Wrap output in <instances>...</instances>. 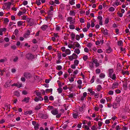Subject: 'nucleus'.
Listing matches in <instances>:
<instances>
[{"label": "nucleus", "mask_w": 130, "mask_h": 130, "mask_svg": "<svg viewBox=\"0 0 130 130\" xmlns=\"http://www.w3.org/2000/svg\"><path fill=\"white\" fill-rule=\"evenodd\" d=\"M114 71L113 69H110L109 70V74L110 77L113 80L116 79V76L115 74L113 73Z\"/></svg>", "instance_id": "1"}, {"label": "nucleus", "mask_w": 130, "mask_h": 130, "mask_svg": "<svg viewBox=\"0 0 130 130\" xmlns=\"http://www.w3.org/2000/svg\"><path fill=\"white\" fill-rule=\"evenodd\" d=\"M26 57L27 59L30 60L34 59V58L35 56L32 54L31 53H29L26 54Z\"/></svg>", "instance_id": "2"}, {"label": "nucleus", "mask_w": 130, "mask_h": 130, "mask_svg": "<svg viewBox=\"0 0 130 130\" xmlns=\"http://www.w3.org/2000/svg\"><path fill=\"white\" fill-rule=\"evenodd\" d=\"M11 3L9 2L8 3H4L5 6H7L6 8H3L4 9H6L7 10L9 9L10 8V6L11 5Z\"/></svg>", "instance_id": "3"}, {"label": "nucleus", "mask_w": 130, "mask_h": 130, "mask_svg": "<svg viewBox=\"0 0 130 130\" xmlns=\"http://www.w3.org/2000/svg\"><path fill=\"white\" fill-rule=\"evenodd\" d=\"M51 112L53 115H55L58 113V111L57 108H55L51 110Z\"/></svg>", "instance_id": "4"}, {"label": "nucleus", "mask_w": 130, "mask_h": 130, "mask_svg": "<svg viewBox=\"0 0 130 130\" xmlns=\"http://www.w3.org/2000/svg\"><path fill=\"white\" fill-rule=\"evenodd\" d=\"M24 76L26 78H30L32 77V75L31 74L28 72H25L24 73Z\"/></svg>", "instance_id": "5"}, {"label": "nucleus", "mask_w": 130, "mask_h": 130, "mask_svg": "<svg viewBox=\"0 0 130 130\" xmlns=\"http://www.w3.org/2000/svg\"><path fill=\"white\" fill-rule=\"evenodd\" d=\"M98 60L97 59H94L93 62L95 64V66L97 67L100 65V64L98 63Z\"/></svg>", "instance_id": "6"}, {"label": "nucleus", "mask_w": 130, "mask_h": 130, "mask_svg": "<svg viewBox=\"0 0 130 130\" xmlns=\"http://www.w3.org/2000/svg\"><path fill=\"white\" fill-rule=\"evenodd\" d=\"M118 83L116 82L112 84V87H111V89H113L115 88H117L118 86Z\"/></svg>", "instance_id": "7"}, {"label": "nucleus", "mask_w": 130, "mask_h": 130, "mask_svg": "<svg viewBox=\"0 0 130 130\" xmlns=\"http://www.w3.org/2000/svg\"><path fill=\"white\" fill-rule=\"evenodd\" d=\"M6 30V28H0V35L2 36L3 35V31L5 32Z\"/></svg>", "instance_id": "8"}, {"label": "nucleus", "mask_w": 130, "mask_h": 130, "mask_svg": "<svg viewBox=\"0 0 130 130\" xmlns=\"http://www.w3.org/2000/svg\"><path fill=\"white\" fill-rule=\"evenodd\" d=\"M87 93L86 92H84L83 93V96H82L80 98V100L82 101L84 100V99L85 98L87 95Z\"/></svg>", "instance_id": "9"}, {"label": "nucleus", "mask_w": 130, "mask_h": 130, "mask_svg": "<svg viewBox=\"0 0 130 130\" xmlns=\"http://www.w3.org/2000/svg\"><path fill=\"white\" fill-rule=\"evenodd\" d=\"M30 99V98L28 97L25 98L23 100H22V102H25L26 103H28L29 102Z\"/></svg>", "instance_id": "10"}, {"label": "nucleus", "mask_w": 130, "mask_h": 130, "mask_svg": "<svg viewBox=\"0 0 130 130\" xmlns=\"http://www.w3.org/2000/svg\"><path fill=\"white\" fill-rule=\"evenodd\" d=\"M11 82V80L10 81H8L4 85V87H5L7 88L8 87L10 86L11 85L10 84V82Z\"/></svg>", "instance_id": "11"}, {"label": "nucleus", "mask_w": 130, "mask_h": 130, "mask_svg": "<svg viewBox=\"0 0 130 130\" xmlns=\"http://www.w3.org/2000/svg\"><path fill=\"white\" fill-rule=\"evenodd\" d=\"M127 84L128 83L127 81L124 83L123 84V86L124 90H126L127 88Z\"/></svg>", "instance_id": "12"}, {"label": "nucleus", "mask_w": 130, "mask_h": 130, "mask_svg": "<svg viewBox=\"0 0 130 130\" xmlns=\"http://www.w3.org/2000/svg\"><path fill=\"white\" fill-rule=\"evenodd\" d=\"M34 20L33 19H32V20H31L28 23V25L29 26V27H30L34 25Z\"/></svg>", "instance_id": "13"}, {"label": "nucleus", "mask_w": 130, "mask_h": 130, "mask_svg": "<svg viewBox=\"0 0 130 130\" xmlns=\"http://www.w3.org/2000/svg\"><path fill=\"white\" fill-rule=\"evenodd\" d=\"M48 27L47 25H43L41 27V28L43 30H45Z\"/></svg>", "instance_id": "14"}, {"label": "nucleus", "mask_w": 130, "mask_h": 130, "mask_svg": "<svg viewBox=\"0 0 130 130\" xmlns=\"http://www.w3.org/2000/svg\"><path fill=\"white\" fill-rule=\"evenodd\" d=\"M32 112L31 110L27 111L24 113L25 115H26L27 114L30 115L32 113Z\"/></svg>", "instance_id": "15"}, {"label": "nucleus", "mask_w": 130, "mask_h": 130, "mask_svg": "<svg viewBox=\"0 0 130 130\" xmlns=\"http://www.w3.org/2000/svg\"><path fill=\"white\" fill-rule=\"evenodd\" d=\"M121 73L123 75H124L125 74H127L128 75H129V72L128 71H124L123 70H122Z\"/></svg>", "instance_id": "16"}, {"label": "nucleus", "mask_w": 130, "mask_h": 130, "mask_svg": "<svg viewBox=\"0 0 130 130\" xmlns=\"http://www.w3.org/2000/svg\"><path fill=\"white\" fill-rule=\"evenodd\" d=\"M71 36L72 40H74L75 38V34L73 32H72L71 34Z\"/></svg>", "instance_id": "17"}, {"label": "nucleus", "mask_w": 130, "mask_h": 130, "mask_svg": "<svg viewBox=\"0 0 130 130\" xmlns=\"http://www.w3.org/2000/svg\"><path fill=\"white\" fill-rule=\"evenodd\" d=\"M65 53L67 55H69L71 53L70 50L69 49H67L65 51Z\"/></svg>", "instance_id": "18"}, {"label": "nucleus", "mask_w": 130, "mask_h": 130, "mask_svg": "<svg viewBox=\"0 0 130 130\" xmlns=\"http://www.w3.org/2000/svg\"><path fill=\"white\" fill-rule=\"evenodd\" d=\"M85 107V105L84 104H83L82 106L79 108V111H83V109Z\"/></svg>", "instance_id": "19"}, {"label": "nucleus", "mask_w": 130, "mask_h": 130, "mask_svg": "<svg viewBox=\"0 0 130 130\" xmlns=\"http://www.w3.org/2000/svg\"><path fill=\"white\" fill-rule=\"evenodd\" d=\"M54 37H55L56 39L58 41V38L59 37V36H58V33L55 34L54 33Z\"/></svg>", "instance_id": "20"}, {"label": "nucleus", "mask_w": 130, "mask_h": 130, "mask_svg": "<svg viewBox=\"0 0 130 130\" xmlns=\"http://www.w3.org/2000/svg\"><path fill=\"white\" fill-rule=\"evenodd\" d=\"M103 33L104 35L106 36L108 34V31L106 29H104Z\"/></svg>", "instance_id": "21"}, {"label": "nucleus", "mask_w": 130, "mask_h": 130, "mask_svg": "<svg viewBox=\"0 0 130 130\" xmlns=\"http://www.w3.org/2000/svg\"><path fill=\"white\" fill-rule=\"evenodd\" d=\"M89 66L91 69H92L94 67V64L93 62H90V63Z\"/></svg>", "instance_id": "22"}, {"label": "nucleus", "mask_w": 130, "mask_h": 130, "mask_svg": "<svg viewBox=\"0 0 130 130\" xmlns=\"http://www.w3.org/2000/svg\"><path fill=\"white\" fill-rule=\"evenodd\" d=\"M74 44L77 47H78L80 46L79 44L77 42H74Z\"/></svg>", "instance_id": "23"}, {"label": "nucleus", "mask_w": 130, "mask_h": 130, "mask_svg": "<svg viewBox=\"0 0 130 130\" xmlns=\"http://www.w3.org/2000/svg\"><path fill=\"white\" fill-rule=\"evenodd\" d=\"M120 1L119 0H116L114 4L116 6H118L120 4Z\"/></svg>", "instance_id": "24"}, {"label": "nucleus", "mask_w": 130, "mask_h": 130, "mask_svg": "<svg viewBox=\"0 0 130 130\" xmlns=\"http://www.w3.org/2000/svg\"><path fill=\"white\" fill-rule=\"evenodd\" d=\"M123 42L122 41L120 40L118 42V45L119 46H122Z\"/></svg>", "instance_id": "25"}, {"label": "nucleus", "mask_w": 130, "mask_h": 130, "mask_svg": "<svg viewBox=\"0 0 130 130\" xmlns=\"http://www.w3.org/2000/svg\"><path fill=\"white\" fill-rule=\"evenodd\" d=\"M74 52L78 54L80 53V51L79 50L78 48H76L74 50Z\"/></svg>", "instance_id": "26"}, {"label": "nucleus", "mask_w": 130, "mask_h": 130, "mask_svg": "<svg viewBox=\"0 0 130 130\" xmlns=\"http://www.w3.org/2000/svg\"><path fill=\"white\" fill-rule=\"evenodd\" d=\"M25 13L22 12L20 11L18 13L17 15L18 16H20L22 15H23Z\"/></svg>", "instance_id": "27"}, {"label": "nucleus", "mask_w": 130, "mask_h": 130, "mask_svg": "<svg viewBox=\"0 0 130 130\" xmlns=\"http://www.w3.org/2000/svg\"><path fill=\"white\" fill-rule=\"evenodd\" d=\"M70 15H75V12L72 10H70Z\"/></svg>", "instance_id": "28"}, {"label": "nucleus", "mask_w": 130, "mask_h": 130, "mask_svg": "<svg viewBox=\"0 0 130 130\" xmlns=\"http://www.w3.org/2000/svg\"><path fill=\"white\" fill-rule=\"evenodd\" d=\"M102 88L101 86L100 85H99L98 86L97 88L96 89V90L98 91H99Z\"/></svg>", "instance_id": "29"}, {"label": "nucleus", "mask_w": 130, "mask_h": 130, "mask_svg": "<svg viewBox=\"0 0 130 130\" xmlns=\"http://www.w3.org/2000/svg\"><path fill=\"white\" fill-rule=\"evenodd\" d=\"M75 93H71L69 95H68V96L69 98H72L74 96H75Z\"/></svg>", "instance_id": "30"}, {"label": "nucleus", "mask_w": 130, "mask_h": 130, "mask_svg": "<svg viewBox=\"0 0 130 130\" xmlns=\"http://www.w3.org/2000/svg\"><path fill=\"white\" fill-rule=\"evenodd\" d=\"M39 124L38 123H37V124L34 126V128L35 130H37L39 129Z\"/></svg>", "instance_id": "31"}, {"label": "nucleus", "mask_w": 130, "mask_h": 130, "mask_svg": "<svg viewBox=\"0 0 130 130\" xmlns=\"http://www.w3.org/2000/svg\"><path fill=\"white\" fill-rule=\"evenodd\" d=\"M48 15H50L52 16L53 15V12H51L50 10H48L47 12Z\"/></svg>", "instance_id": "32"}, {"label": "nucleus", "mask_w": 130, "mask_h": 130, "mask_svg": "<svg viewBox=\"0 0 130 130\" xmlns=\"http://www.w3.org/2000/svg\"><path fill=\"white\" fill-rule=\"evenodd\" d=\"M112 49L110 47L108 49H107L106 50V53H110L112 51Z\"/></svg>", "instance_id": "33"}, {"label": "nucleus", "mask_w": 130, "mask_h": 130, "mask_svg": "<svg viewBox=\"0 0 130 130\" xmlns=\"http://www.w3.org/2000/svg\"><path fill=\"white\" fill-rule=\"evenodd\" d=\"M57 90L58 91V92L59 93H61L62 92V89L61 87H59L57 89Z\"/></svg>", "instance_id": "34"}, {"label": "nucleus", "mask_w": 130, "mask_h": 130, "mask_svg": "<svg viewBox=\"0 0 130 130\" xmlns=\"http://www.w3.org/2000/svg\"><path fill=\"white\" fill-rule=\"evenodd\" d=\"M83 127L87 130H88L89 129V127L86 125H83Z\"/></svg>", "instance_id": "35"}, {"label": "nucleus", "mask_w": 130, "mask_h": 130, "mask_svg": "<svg viewBox=\"0 0 130 130\" xmlns=\"http://www.w3.org/2000/svg\"><path fill=\"white\" fill-rule=\"evenodd\" d=\"M14 94L17 96L18 97L20 96V93L19 92L15 91L14 92Z\"/></svg>", "instance_id": "36"}, {"label": "nucleus", "mask_w": 130, "mask_h": 130, "mask_svg": "<svg viewBox=\"0 0 130 130\" xmlns=\"http://www.w3.org/2000/svg\"><path fill=\"white\" fill-rule=\"evenodd\" d=\"M62 68V67L61 66L59 65L57 66V67H56V69L57 70H60Z\"/></svg>", "instance_id": "37"}, {"label": "nucleus", "mask_w": 130, "mask_h": 130, "mask_svg": "<svg viewBox=\"0 0 130 130\" xmlns=\"http://www.w3.org/2000/svg\"><path fill=\"white\" fill-rule=\"evenodd\" d=\"M41 104H39V105L35 108V109L36 110H38L40 109L41 107L40 106Z\"/></svg>", "instance_id": "38"}, {"label": "nucleus", "mask_w": 130, "mask_h": 130, "mask_svg": "<svg viewBox=\"0 0 130 130\" xmlns=\"http://www.w3.org/2000/svg\"><path fill=\"white\" fill-rule=\"evenodd\" d=\"M41 115L42 118L43 119H46L48 117V116L46 115L42 114Z\"/></svg>", "instance_id": "39"}, {"label": "nucleus", "mask_w": 130, "mask_h": 130, "mask_svg": "<svg viewBox=\"0 0 130 130\" xmlns=\"http://www.w3.org/2000/svg\"><path fill=\"white\" fill-rule=\"evenodd\" d=\"M83 58L84 61H86L88 59V56L87 55H84L83 57Z\"/></svg>", "instance_id": "40"}, {"label": "nucleus", "mask_w": 130, "mask_h": 130, "mask_svg": "<svg viewBox=\"0 0 130 130\" xmlns=\"http://www.w3.org/2000/svg\"><path fill=\"white\" fill-rule=\"evenodd\" d=\"M110 11H113L115 10V8L112 7H110L108 9Z\"/></svg>", "instance_id": "41"}, {"label": "nucleus", "mask_w": 130, "mask_h": 130, "mask_svg": "<svg viewBox=\"0 0 130 130\" xmlns=\"http://www.w3.org/2000/svg\"><path fill=\"white\" fill-rule=\"evenodd\" d=\"M73 116L74 118H76L77 116H78V114L77 113H73Z\"/></svg>", "instance_id": "42"}, {"label": "nucleus", "mask_w": 130, "mask_h": 130, "mask_svg": "<svg viewBox=\"0 0 130 130\" xmlns=\"http://www.w3.org/2000/svg\"><path fill=\"white\" fill-rule=\"evenodd\" d=\"M116 100L117 102H119L121 101L120 97H117Z\"/></svg>", "instance_id": "43"}, {"label": "nucleus", "mask_w": 130, "mask_h": 130, "mask_svg": "<svg viewBox=\"0 0 130 130\" xmlns=\"http://www.w3.org/2000/svg\"><path fill=\"white\" fill-rule=\"evenodd\" d=\"M79 61L78 60H75L74 62V64L76 66H77L79 63Z\"/></svg>", "instance_id": "44"}, {"label": "nucleus", "mask_w": 130, "mask_h": 130, "mask_svg": "<svg viewBox=\"0 0 130 130\" xmlns=\"http://www.w3.org/2000/svg\"><path fill=\"white\" fill-rule=\"evenodd\" d=\"M105 76V74L103 73H101L100 75V77L101 78H104Z\"/></svg>", "instance_id": "45"}, {"label": "nucleus", "mask_w": 130, "mask_h": 130, "mask_svg": "<svg viewBox=\"0 0 130 130\" xmlns=\"http://www.w3.org/2000/svg\"><path fill=\"white\" fill-rule=\"evenodd\" d=\"M7 60V59L6 58H5V59H2L0 60V62L3 63L4 62L6 61Z\"/></svg>", "instance_id": "46"}, {"label": "nucleus", "mask_w": 130, "mask_h": 130, "mask_svg": "<svg viewBox=\"0 0 130 130\" xmlns=\"http://www.w3.org/2000/svg\"><path fill=\"white\" fill-rule=\"evenodd\" d=\"M23 23V22L22 21H19L17 22L18 25V26H20L22 25Z\"/></svg>", "instance_id": "47"}, {"label": "nucleus", "mask_w": 130, "mask_h": 130, "mask_svg": "<svg viewBox=\"0 0 130 130\" xmlns=\"http://www.w3.org/2000/svg\"><path fill=\"white\" fill-rule=\"evenodd\" d=\"M66 35L64 36V39L65 40H67L68 39V36L69 35L67 34H66Z\"/></svg>", "instance_id": "48"}, {"label": "nucleus", "mask_w": 130, "mask_h": 130, "mask_svg": "<svg viewBox=\"0 0 130 130\" xmlns=\"http://www.w3.org/2000/svg\"><path fill=\"white\" fill-rule=\"evenodd\" d=\"M72 56L74 59H75L77 58V56L75 54H73Z\"/></svg>", "instance_id": "49"}, {"label": "nucleus", "mask_w": 130, "mask_h": 130, "mask_svg": "<svg viewBox=\"0 0 130 130\" xmlns=\"http://www.w3.org/2000/svg\"><path fill=\"white\" fill-rule=\"evenodd\" d=\"M61 113H58L56 115V117L58 119H59L61 117Z\"/></svg>", "instance_id": "50"}, {"label": "nucleus", "mask_w": 130, "mask_h": 130, "mask_svg": "<svg viewBox=\"0 0 130 130\" xmlns=\"http://www.w3.org/2000/svg\"><path fill=\"white\" fill-rule=\"evenodd\" d=\"M92 45V44L91 43H88L87 45V46L89 47L90 48Z\"/></svg>", "instance_id": "51"}, {"label": "nucleus", "mask_w": 130, "mask_h": 130, "mask_svg": "<svg viewBox=\"0 0 130 130\" xmlns=\"http://www.w3.org/2000/svg\"><path fill=\"white\" fill-rule=\"evenodd\" d=\"M46 92L47 93V92H52V89H47L45 90Z\"/></svg>", "instance_id": "52"}, {"label": "nucleus", "mask_w": 130, "mask_h": 130, "mask_svg": "<svg viewBox=\"0 0 130 130\" xmlns=\"http://www.w3.org/2000/svg\"><path fill=\"white\" fill-rule=\"evenodd\" d=\"M21 10L22 11V12L25 13L26 12V10L25 7L22 8H20Z\"/></svg>", "instance_id": "53"}, {"label": "nucleus", "mask_w": 130, "mask_h": 130, "mask_svg": "<svg viewBox=\"0 0 130 130\" xmlns=\"http://www.w3.org/2000/svg\"><path fill=\"white\" fill-rule=\"evenodd\" d=\"M95 71L96 73L99 74L100 73L101 71L100 69H96Z\"/></svg>", "instance_id": "54"}, {"label": "nucleus", "mask_w": 130, "mask_h": 130, "mask_svg": "<svg viewBox=\"0 0 130 130\" xmlns=\"http://www.w3.org/2000/svg\"><path fill=\"white\" fill-rule=\"evenodd\" d=\"M44 99L45 101H46L47 102H48L49 101V100L48 99V97L47 96H45L44 97Z\"/></svg>", "instance_id": "55"}, {"label": "nucleus", "mask_w": 130, "mask_h": 130, "mask_svg": "<svg viewBox=\"0 0 130 130\" xmlns=\"http://www.w3.org/2000/svg\"><path fill=\"white\" fill-rule=\"evenodd\" d=\"M48 110L49 111H50L51 110H52L53 109H54L53 106H48Z\"/></svg>", "instance_id": "56"}, {"label": "nucleus", "mask_w": 130, "mask_h": 130, "mask_svg": "<svg viewBox=\"0 0 130 130\" xmlns=\"http://www.w3.org/2000/svg\"><path fill=\"white\" fill-rule=\"evenodd\" d=\"M99 93H95L94 94V97L96 98H98L99 96Z\"/></svg>", "instance_id": "57"}, {"label": "nucleus", "mask_w": 130, "mask_h": 130, "mask_svg": "<svg viewBox=\"0 0 130 130\" xmlns=\"http://www.w3.org/2000/svg\"><path fill=\"white\" fill-rule=\"evenodd\" d=\"M117 68H119V69H121V64L119 63H118L117 64Z\"/></svg>", "instance_id": "58"}, {"label": "nucleus", "mask_w": 130, "mask_h": 130, "mask_svg": "<svg viewBox=\"0 0 130 130\" xmlns=\"http://www.w3.org/2000/svg\"><path fill=\"white\" fill-rule=\"evenodd\" d=\"M72 19L73 18L72 17H68L67 19V20L68 21H72Z\"/></svg>", "instance_id": "59"}, {"label": "nucleus", "mask_w": 130, "mask_h": 130, "mask_svg": "<svg viewBox=\"0 0 130 130\" xmlns=\"http://www.w3.org/2000/svg\"><path fill=\"white\" fill-rule=\"evenodd\" d=\"M75 38L76 40H79L80 38V36L79 35H76V36Z\"/></svg>", "instance_id": "60"}, {"label": "nucleus", "mask_w": 130, "mask_h": 130, "mask_svg": "<svg viewBox=\"0 0 130 130\" xmlns=\"http://www.w3.org/2000/svg\"><path fill=\"white\" fill-rule=\"evenodd\" d=\"M117 14H118V15L120 17H122L123 16L122 13H120L119 12H118Z\"/></svg>", "instance_id": "61"}, {"label": "nucleus", "mask_w": 130, "mask_h": 130, "mask_svg": "<svg viewBox=\"0 0 130 130\" xmlns=\"http://www.w3.org/2000/svg\"><path fill=\"white\" fill-rule=\"evenodd\" d=\"M115 129L116 130H119L120 129V127L119 125H117L115 127Z\"/></svg>", "instance_id": "62"}, {"label": "nucleus", "mask_w": 130, "mask_h": 130, "mask_svg": "<svg viewBox=\"0 0 130 130\" xmlns=\"http://www.w3.org/2000/svg\"><path fill=\"white\" fill-rule=\"evenodd\" d=\"M108 94L110 95H112L113 94V92L112 90H110L108 92Z\"/></svg>", "instance_id": "63"}, {"label": "nucleus", "mask_w": 130, "mask_h": 130, "mask_svg": "<svg viewBox=\"0 0 130 130\" xmlns=\"http://www.w3.org/2000/svg\"><path fill=\"white\" fill-rule=\"evenodd\" d=\"M105 100L103 99H101L100 101V103L102 104H104L105 103Z\"/></svg>", "instance_id": "64"}]
</instances>
